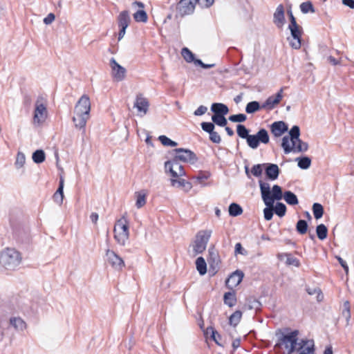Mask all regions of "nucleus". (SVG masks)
<instances>
[{
  "mask_svg": "<svg viewBox=\"0 0 354 354\" xmlns=\"http://www.w3.org/2000/svg\"><path fill=\"white\" fill-rule=\"evenodd\" d=\"M90 99L87 95H83L76 103L74 109L75 116L73 117L72 120L75 128L85 131V127L90 116Z\"/></svg>",
  "mask_w": 354,
  "mask_h": 354,
  "instance_id": "1",
  "label": "nucleus"
},
{
  "mask_svg": "<svg viewBox=\"0 0 354 354\" xmlns=\"http://www.w3.org/2000/svg\"><path fill=\"white\" fill-rule=\"evenodd\" d=\"M250 130L243 124L236 126L237 135L242 139H245L248 145L251 149H257L260 143L268 144L270 141L268 133L265 129H260L254 135L249 134Z\"/></svg>",
  "mask_w": 354,
  "mask_h": 354,
  "instance_id": "2",
  "label": "nucleus"
},
{
  "mask_svg": "<svg viewBox=\"0 0 354 354\" xmlns=\"http://www.w3.org/2000/svg\"><path fill=\"white\" fill-rule=\"evenodd\" d=\"M262 200L268 207H273L275 201H279L283 198L281 187L278 185H274L270 190V185L261 180H259Z\"/></svg>",
  "mask_w": 354,
  "mask_h": 354,
  "instance_id": "3",
  "label": "nucleus"
},
{
  "mask_svg": "<svg viewBox=\"0 0 354 354\" xmlns=\"http://www.w3.org/2000/svg\"><path fill=\"white\" fill-rule=\"evenodd\" d=\"M21 255L15 248H7L0 253V269L15 270L21 262Z\"/></svg>",
  "mask_w": 354,
  "mask_h": 354,
  "instance_id": "4",
  "label": "nucleus"
},
{
  "mask_svg": "<svg viewBox=\"0 0 354 354\" xmlns=\"http://www.w3.org/2000/svg\"><path fill=\"white\" fill-rule=\"evenodd\" d=\"M113 232L116 242L120 245H124L129 238V221L125 216L117 221Z\"/></svg>",
  "mask_w": 354,
  "mask_h": 354,
  "instance_id": "5",
  "label": "nucleus"
},
{
  "mask_svg": "<svg viewBox=\"0 0 354 354\" xmlns=\"http://www.w3.org/2000/svg\"><path fill=\"white\" fill-rule=\"evenodd\" d=\"M12 234L16 241L21 244H28L31 240L30 227L24 223L11 222Z\"/></svg>",
  "mask_w": 354,
  "mask_h": 354,
  "instance_id": "6",
  "label": "nucleus"
},
{
  "mask_svg": "<svg viewBox=\"0 0 354 354\" xmlns=\"http://www.w3.org/2000/svg\"><path fill=\"white\" fill-rule=\"evenodd\" d=\"M299 330H294L289 333L282 334L279 338L278 342L275 344L274 347H281L284 346L287 350L288 354H292L295 350L297 345Z\"/></svg>",
  "mask_w": 354,
  "mask_h": 354,
  "instance_id": "7",
  "label": "nucleus"
},
{
  "mask_svg": "<svg viewBox=\"0 0 354 354\" xmlns=\"http://www.w3.org/2000/svg\"><path fill=\"white\" fill-rule=\"evenodd\" d=\"M175 160L185 163L195 164L198 161L196 153L188 149L176 148L173 150Z\"/></svg>",
  "mask_w": 354,
  "mask_h": 354,
  "instance_id": "8",
  "label": "nucleus"
},
{
  "mask_svg": "<svg viewBox=\"0 0 354 354\" xmlns=\"http://www.w3.org/2000/svg\"><path fill=\"white\" fill-rule=\"evenodd\" d=\"M196 0H180L176 6V14L175 17H183L194 13Z\"/></svg>",
  "mask_w": 354,
  "mask_h": 354,
  "instance_id": "9",
  "label": "nucleus"
},
{
  "mask_svg": "<svg viewBox=\"0 0 354 354\" xmlns=\"http://www.w3.org/2000/svg\"><path fill=\"white\" fill-rule=\"evenodd\" d=\"M165 172L169 173L174 178L186 175L183 166L179 163L178 160H175L174 157L171 160L165 162Z\"/></svg>",
  "mask_w": 354,
  "mask_h": 354,
  "instance_id": "10",
  "label": "nucleus"
},
{
  "mask_svg": "<svg viewBox=\"0 0 354 354\" xmlns=\"http://www.w3.org/2000/svg\"><path fill=\"white\" fill-rule=\"evenodd\" d=\"M288 29L290 30L291 35V38H288L290 46L294 49H299L301 46L303 28L297 24L293 26H288Z\"/></svg>",
  "mask_w": 354,
  "mask_h": 354,
  "instance_id": "11",
  "label": "nucleus"
},
{
  "mask_svg": "<svg viewBox=\"0 0 354 354\" xmlns=\"http://www.w3.org/2000/svg\"><path fill=\"white\" fill-rule=\"evenodd\" d=\"M208 252V262L209 265V272L212 275H214L219 270V265L221 263L220 257L214 247L209 248Z\"/></svg>",
  "mask_w": 354,
  "mask_h": 354,
  "instance_id": "12",
  "label": "nucleus"
},
{
  "mask_svg": "<svg viewBox=\"0 0 354 354\" xmlns=\"http://www.w3.org/2000/svg\"><path fill=\"white\" fill-rule=\"evenodd\" d=\"M106 256L108 263L114 270L121 271L124 268L125 264L124 260L114 251L108 249L106 251Z\"/></svg>",
  "mask_w": 354,
  "mask_h": 354,
  "instance_id": "13",
  "label": "nucleus"
},
{
  "mask_svg": "<svg viewBox=\"0 0 354 354\" xmlns=\"http://www.w3.org/2000/svg\"><path fill=\"white\" fill-rule=\"evenodd\" d=\"M209 237L210 234L207 232H199L197 234L194 245V251L196 254H201L206 249Z\"/></svg>",
  "mask_w": 354,
  "mask_h": 354,
  "instance_id": "14",
  "label": "nucleus"
},
{
  "mask_svg": "<svg viewBox=\"0 0 354 354\" xmlns=\"http://www.w3.org/2000/svg\"><path fill=\"white\" fill-rule=\"evenodd\" d=\"M17 312L13 305L10 304H3L0 305V342L4 337V331L1 326V322L8 316L15 314Z\"/></svg>",
  "mask_w": 354,
  "mask_h": 354,
  "instance_id": "15",
  "label": "nucleus"
},
{
  "mask_svg": "<svg viewBox=\"0 0 354 354\" xmlns=\"http://www.w3.org/2000/svg\"><path fill=\"white\" fill-rule=\"evenodd\" d=\"M110 66L112 70V76L116 81L120 82L125 78L127 73L125 68L120 65L113 57L110 59Z\"/></svg>",
  "mask_w": 354,
  "mask_h": 354,
  "instance_id": "16",
  "label": "nucleus"
},
{
  "mask_svg": "<svg viewBox=\"0 0 354 354\" xmlns=\"http://www.w3.org/2000/svg\"><path fill=\"white\" fill-rule=\"evenodd\" d=\"M47 117V109L44 104L40 103L38 99L35 103V109L34 112V122L40 124L45 121Z\"/></svg>",
  "mask_w": 354,
  "mask_h": 354,
  "instance_id": "17",
  "label": "nucleus"
},
{
  "mask_svg": "<svg viewBox=\"0 0 354 354\" xmlns=\"http://www.w3.org/2000/svg\"><path fill=\"white\" fill-rule=\"evenodd\" d=\"M283 87L281 88L280 90L276 93V95L268 97L266 100L261 104L262 109H267L268 111L272 110L276 105H277L283 97Z\"/></svg>",
  "mask_w": 354,
  "mask_h": 354,
  "instance_id": "18",
  "label": "nucleus"
},
{
  "mask_svg": "<svg viewBox=\"0 0 354 354\" xmlns=\"http://www.w3.org/2000/svg\"><path fill=\"white\" fill-rule=\"evenodd\" d=\"M273 24L281 29L286 24L285 8L283 4H279L273 14Z\"/></svg>",
  "mask_w": 354,
  "mask_h": 354,
  "instance_id": "19",
  "label": "nucleus"
},
{
  "mask_svg": "<svg viewBox=\"0 0 354 354\" xmlns=\"http://www.w3.org/2000/svg\"><path fill=\"white\" fill-rule=\"evenodd\" d=\"M244 273L240 270L234 271L226 279L225 283L227 288L233 289L236 287L242 281Z\"/></svg>",
  "mask_w": 354,
  "mask_h": 354,
  "instance_id": "20",
  "label": "nucleus"
},
{
  "mask_svg": "<svg viewBox=\"0 0 354 354\" xmlns=\"http://www.w3.org/2000/svg\"><path fill=\"white\" fill-rule=\"evenodd\" d=\"M280 169L277 164L265 163V174L268 180L273 181L278 178Z\"/></svg>",
  "mask_w": 354,
  "mask_h": 354,
  "instance_id": "21",
  "label": "nucleus"
},
{
  "mask_svg": "<svg viewBox=\"0 0 354 354\" xmlns=\"http://www.w3.org/2000/svg\"><path fill=\"white\" fill-rule=\"evenodd\" d=\"M288 129L287 124L283 121L274 122L270 125L271 133L275 137H280Z\"/></svg>",
  "mask_w": 354,
  "mask_h": 354,
  "instance_id": "22",
  "label": "nucleus"
},
{
  "mask_svg": "<svg viewBox=\"0 0 354 354\" xmlns=\"http://www.w3.org/2000/svg\"><path fill=\"white\" fill-rule=\"evenodd\" d=\"M149 103L148 100L143 97L142 94L136 95V98L134 102V107L137 108L138 111L142 112L146 114L148 111Z\"/></svg>",
  "mask_w": 354,
  "mask_h": 354,
  "instance_id": "23",
  "label": "nucleus"
},
{
  "mask_svg": "<svg viewBox=\"0 0 354 354\" xmlns=\"http://www.w3.org/2000/svg\"><path fill=\"white\" fill-rule=\"evenodd\" d=\"M9 323L17 331H23L26 328V323L20 317H10Z\"/></svg>",
  "mask_w": 354,
  "mask_h": 354,
  "instance_id": "24",
  "label": "nucleus"
},
{
  "mask_svg": "<svg viewBox=\"0 0 354 354\" xmlns=\"http://www.w3.org/2000/svg\"><path fill=\"white\" fill-rule=\"evenodd\" d=\"M131 22V17L128 10L122 11L118 17L119 28H127Z\"/></svg>",
  "mask_w": 354,
  "mask_h": 354,
  "instance_id": "25",
  "label": "nucleus"
},
{
  "mask_svg": "<svg viewBox=\"0 0 354 354\" xmlns=\"http://www.w3.org/2000/svg\"><path fill=\"white\" fill-rule=\"evenodd\" d=\"M211 111L214 113V115H227L229 113V109L227 105L223 103L215 102L211 106Z\"/></svg>",
  "mask_w": 354,
  "mask_h": 354,
  "instance_id": "26",
  "label": "nucleus"
},
{
  "mask_svg": "<svg viewBox=\"0 0 354 354\" xmlns=\"http://www.w3.org/2000/svg\"><path fill=\"white\" fill-rule=\"evenodd\" d=\"M171 184L174 187L177 185L178 187H182L183 189V190L186 192H188L192 188V185L190 182L187 181L185 179H181V178H180V179H176V178H171Z\"/></svg>",
  "mask_w": 354,
  "mask_h": 354,
  "instance_id": "27",
  "label": "nucleus"
},
{
  "mask_svg": "<svg viewBox=\"0 0 354 354\" xmlns=\"http://www.w3.org/2000/svg\"><path fill=\"white\" fill-rule=\"evenodd\" d=\"M283 199L290 205H296L299 203L297 196L291 191H285L283 192Z\"/></svg>",
  "mask_w": 354,
  "mask_h": 354,
  "instance_id": "28",
  "label": "nucleus"
},
{
  "mask_svg": "<svg viewBox=\"0 0 354 354\" xmlns=\"http://www.w3.org/2000/svg\"><path fill=\"white\" fill-rule=\"evenodd\" d=\"M289 137L290 138L291 143L293 146L297 144V140H299L300 136V129L297 125H294L288 132Z\"/></svg>",
  "mask_w": 354,
  "mask_h": 354,
  "instance_id": "29",
  "label": "nucleus"
},
{
  "mask_svg": "<svg viewBox=\"0 0 354 354\" xmlns=\"http://www.w3.org/2000/svg\"><path fill=\"white\" fill-rule=\"evenodd\" d=\"M136 206L137 208L140 209L142 207L146 204V196L147 194L145 190H141L136 192Z\"/></svg>",
  "mask_w": 354,
  "mask_h": 354,
  "instance_id": "30",
  "label": "nucleus"
},
{
  "mask_svg": "<svg viewBox=\"0 0 354 354\" xmlns=\"http://www.w3.org/2000/svg\"><path fill=\"white\" fill-rule=\"evenodd\" d=\"M342 315L346 319V326H348L350 324V320L351 317V305L348 301H346L344 302L343 310L342 311Z\"/></svg>",
  "mask_w": 354,
  "mask_h": 354,
  "instance_id": "31",
  "label": "nucleus"
},
{
  "mask_svg": "<svg viewBox=\"0 0 354 354\" xmlns=\"http://www.w3.org/2000/svg\"><path fill=\"white\" fill-rule=\"evenodd\" d=\"M196 266L198 273L201 275H204L207 272V263L205 259L199 257L196 260Z\"/></svg>",
  "mask_w": 354,
  "mask_h": 354,
  "instance_id": "32",
  "label": "nucleus"
},
{
  "mask_svg": "<svg viewBox=\"0 0 354 354\" xmlns=\"http://www.w3.org/2000/svg\"><path fill=\"white\" fill-rule=\"evenodd\" d=\"M229 215L233 217L238 216L243 213V209L240 205L232 203L228 207Z\"/></svg>",
  "mask_w": 354,
  "mask_h": 354,
  "instance_id": "33",
  "label": "nucleus"
},
{
  "mask_svg": "<svg viewBox=\"0 0 354 354\" xmlns=\"http://www.w3.org/2000/svg\"><path fill=\"white\" fill-rule=\"evenodd\" d=\"M224 304L229 307H232L236 304V297L234 292H227L224 294Z\"/></svg>",
  "mask_w": 354,
  "mask_h": 354,
  "instance_id": "34",
  "label": "nucleus"
},
{
  "mask_svg": "<svg viewBox=\"0 0 354 354\" xmlns=\"http://www.w3.org/2000/svg\"><path fill=\"white\" fill-rule=\"evenodd\" d=\"M262 109L261 105L257 101H252L247 104L245 112L248 114H252Z\"/></svg>",
  "mask_w": 354,
  "mask_h": 354,
  "instance_id": "35",
  "label": "nucleus"
},
{
  "mask_svg": "<svg viewBox=\"0 0 354 354\" xmlns=\"http://www.w3.org/2000/svg\"><path fill=\"white\" fill-rule=\"evenodd\" d=\"M296 161H297L298 167L301 169H307L311 165V159L308 156L297 158Z\"/></svg>",
  "mask_w": 354,
  "mask_h": 354,
  "instance_id": "36",
  "label": "nucleus"
},
{
  "mask_svg": "<svg viewBox=\"0 0 354 354\" xmlns=\"http://www.w3.org/2000/svg\"><path fill=\"white\" fill-rule=\"evenodd\" d=\"M290 138L288 136H285L282 138L281 147L283 149L284 153L288 154L292 151L295 146L290 144Z\"/></svg>",
  "mask_w": 354,
  "mask_h": 354,
  "instance_id": "37",
  "label": "nucleus"
},
{
  "mask_svg": "<svg viewBox=\"0 0 354 354\" xmlns=\"http://www.w3.org/2000/svg\"><path fill=\"white\" fill-rule=\"evenodd\" d=\"M242 317V312L241 310H236L229 317V324L231 326H236L241 321Z\"/></svg>",
  "mask_w": 354,
  "mask_h": 354,
  "instance_id": "38",
  "label": "nucleus"
},
{
  "mask_svg": "<svg viewBox=\"0 0 354 354\" xmlns=\"http://www.w3.org/2000/svg\"><path fill=\"white\" fill-rule=\"evenodd\" d=\"M207 332L211 333V339L221 347H224V345L220 342L221 339V335L212 326L207 328Z\"/></svg>",
  "mask_w": 354,
  "mask_h": 354,
  "instance_id": "39",
  "label": "nucleus"
},
{
  "mask_svg": "<svg viewBox=\"0 0 354 354\" xmlns=\"http://www.w3.org/2000/svg\"><path fill=\"white\" fill-rule=\"evenodd\" d=\"M316 234L320 240H324L328 235V229L324 224H319L316 227Z\"/></svg>",
  "mask_w": 354,
  "mask_h": 354,
  "instance_id": "40",
  "label": "nucleus"
},
{
  "mask_svg": "<svg viewBox=\"0 0 354 354\" xmlns=\"http://www.w3.org/2000/svg\"><path fill=\"white\" fill-rule=\"evenodd\" d=\"M32 160L37 164L42 163L46 158V155L42 149H37L32 153Z\"/></svg>",
  "mask_w": 354,
  "mask_h": 354,
  "instance_id": "41",
  "label": "nucleus"
},
{
  "mask_svg": "<svg viewBox=\"0 0 354 354\" xmlns=\"http://www.w3.org/2000/svg\"><path fill=\"white\" fill-rule=\"evenodd\" d=\"M308 224L306 221L299 219L296 224V231L299 234H304L307 232Z\"/></svg>",
  "mask_w": 354,
  "mask_h": 354,
  "instance_id": "42",
  "label": "nucleus"
},
{
  "mask_svg": "<svg viewBox=\"0 0 354 354\" xmlns=\"http://www.w3.org/2000/svg\"><path fill=\"white\" fill-rule=\"evenodd\" d=\"M225 115H213L212 116V121L214 122V124H216L219 127H225L227 124V120L225 117Z\"/></svg>",
  "mask_w": 354,
  "mask_h": 354,
  "instance_id": "43",
  "label": "nucleus"
},
{
  "mask_svg": "<svg viewBox=\"0 0 354 354\" xmlns=\"http://www.w3.org/2000/svg\"><path fill=\"white\" fill-rule=\"evenodd\" d=\"M313 212L316 219L321 218L324 212L323 206L320 203H315L313 205Z\"/></svg>",
  "mask_w": 354,
  "mask_h": 354,
  "instance_id": "44",
  "label": "nucleus"
},
{
  "mask_svg": "<svg viewBox=\"0 0 354 354\" xmlns=\"http://www.w3.org/2000/svg\"><path fill=\"white\" fill-rule=\"evenodd\" d=\"M263 169H265V163L257 164L253 165V167L251 169L250 173L254 176L260 178L262 176Z\"/></svg>",
  "mask_w": 354,
  "mask_h": 354,
  "instance_id": "45",
  "label": "nucleus"
},
{
  "mask_svg": "<svg viewBox=\"0 0 354 354\" xmlns=\"http://www.w3.org/2000/svg\"><path fill=\"white\" fill-rule=\"evenodd\" d=\"M300 9L302 13L306 14L308 12L314 13L315 12V8L310 1H305L301 3Z\"/></svg>",
  "mask_w": 354,
  "mask_h": 354,
  "instance_id": "46",
  "label": "nucleus"
},
{
  "mask_svg": "<svg viewBox=\"0 0 354 354\" xmlns=\"http://www.w3.org/2000/svg\"><path fill=\"white\" fill-rule=\"evenodd\" d=\"M133 18L137 22H147V14L144 10H139L133 14Z\"/></svg>",
  "mask_w": 354,
  "mask_h": 354,
  "instance_id": "47",
  "label": "nucleus"
},
{
  "mask_svg": "<svg viewBox=\"0 0 354 354\" xmlns=\"http://www.w3.org/2000/svg\"><path fill=\"white\" fill-rule=\"evenodd\" d=\"M286 206L281 202L276 203L274 212L279 217H283L286 213Z\"/></svg>",
  "mask_w": 354,
  "mask_h": 354,
  "instance_id": "48",
  "label": "nucleus"
},
{
  "mask_svg": "<svg viewBox=\"0 0 354 354\" xmlns=\"http://www.w3.org/2000/svg\"><path fill=\"white\" fill-rule=\"evenodd\" d=\"M181 54L187 62L191 63L194 60V54L186 47L182 49Z\"/></svg>",
  "mask_w": 354,
  "mask_h": 354,
  "instance_id": "49",
  "label": "nucleus"
},
{
  "mask_svg": "<svg viewBox=\"0 0 354 354\" xmlns=\"http://www.w3.org/2000/svg\"><path fill=\"white\" fill-rule=\"evenodd\" d=\"M297 145H295L293 149L294 152H304L306 151L308 149V144L307 142H303L300 138L299 140H297Z\"/></svg>",
  "mask_w": 354,
  "mask_h": 354,
  "instance_id": "50",
  "label": "nucleus"
},
{
  "mask_svg": "<svg viewBox=\"0 0 354 354\" xmlns=\"http://www.w3.org/2000/svg\"><path fill=\"white\" fill-rule=\"evenodd\" d=\"M158 140L161 142V144L164 146L167 147H176L178 145V143L170 138H169L167 136L162 135L158 137Z\"/></svg>",
  "mask_w": 354,
  "mask_h": 354,
  "instance_id": "51",
  "label": "nucleus"
},
{
  "mask_svg": "<svg viewBox=\"0 0 354 354\" xmlns=\"http://www.w3.org/2000/svg\"><path fill=\"white\" fill-rule=\"evenodd\" d=\"M284 255L286 257V264L288 266H294L297 268L300 266V262L299 260L292 256L291 254L286 253Z\"/></svg>",
  "mask_w": 354,
  "mask_h": 354,
  "instance_id": "52",
  "label": "nucleus"
},
{
  "mask_svg": "<svg viewBox=\"0 0 354 354\" xmlns=\"http://www.w3.org/2000/svg\"><path fill=\"white\" fill-rule=\"evenodd\" d=\"M26 161L25 155L22 152H18L17 154L16 161H15V167L18 169L21 168Z\"/></svg>",
  "mask_w": 354,
  "mask_h": 354,
  "instance_id": "53",
  "label": "nucleus"
},
{
  "mask_svg": "<svg viewBox=\"0 0 354 354\" xmlns=\"http://www.w3.org/2000/svg\"><path fill=\"white\" fill-rule=\"evenodd\" d=\"M246 119L247 116L243 113L232 115L229 117V120L232 122H243Z\"/></svg>",
  "mask_w": 354,
  "mask_h": 354,
  "instance_id": "54",
  "label": "nucleus"
},
{
  "mask_svg": "<svg viewBox=\"0 0 354 354\" xmlns=\"http://www.w3.org/2000/svg\"><path fill=\"white\" fill-rule=\"evenodd\" d=\"M201 126L202 129L205 132L208 133H210L211 132L214 131V128H215V124H214L213 122H203L201 124Z\"/></svg>",
  "mask_w": 354,
  "mask_h": 354,
  "instance_id": "55",
  "label": "nucleus"
},
{
  "mask_svg": "<svg viewBox=\"0 0 354 354\" xmlns=\"http://www.w3.org/2000/svg\"><path fill=\"white\" fill-rule=\"evenodd\" d=\"M298 354H315V344L314 342H310V344L305 347L303 350H299Z\"/></svg>",
  "mask_w": 354,
  "mask_h": 354,
  "instance_id": "56",
  "label": "nucleus"
},
{
  "mask_svg": "<svg viewBox=\"0 0 354 354\" xmlns=\"http://www.w3.org/2000/svg\"><path fill=\"white\" fill-rule=\"evenodd\" d=\"M234 254L235 255H237V254H242V255H247L248 254V252L246 250H245L243 247H242V245L241 243H236L235 245V248H234Z\"/></svg>",
  "mask_w": 354,
  "mask_h": 354,
  "instance_id": "57",
  "label": "nucleus"
},
{
  "mask_svg": "<svg viewBox=\"0 0 354 354\" xmlns=\"http://www.w3.org/2000/svg\"><path fill=\"white\" fill-rule=\"evenodd\" d=\"M210 174L209 172H201L196 177H194V178H196L199 183H202L205 180H207Z\"/></svg>",
  "mask_w": 354,
  "mask_h": 354,
  "instance_id": "58",
  "label": "nucleus"
},
{
  "mask_svg": "<svg viewBox=\"0 0 354 354\" xmlns=\"http://www.w3.org/2000/svg\"><path fill=\"white\" fill-rule=\"evenodd\" d=\"M209 140L213 143L218 144V143L221 142V136H219V134L217 132L213 131L212 132L209 133Z\"/></svg>",
  "mask_w": 354,
  "mask_h": 354,
  "instance_id": "59",
  "label": "nucleus"
},
{
  "mask_svg": "<svg viewBox=\"0 0 354 354\" xmlns=\"http://www.w3.org/2000/svg\"><path fill=\"white\" fill-rule=\"evenodd\" d=\"M274 210L266 206L263 209L264 218L266 221H270L273 217Z\"/></svg>",
  "mask_w": 354,
  "mask_h": 354,
  "instance_id": "60",
  "label": "nucleus"
},
{
  "mask_svg": "<svg viewBox=\"0 0 354 354\" xmlns=\"http://www.w3.org/2000/svg\"><path fill=\"white\" fill-rule=\"evenodd\" d=\"M64 178L63 176H60L59 181V186L55 192L59 195H62V196H64Z\"/></svg>",
  "mask_w": 354,
  "mask_h": 354,
  "instance_id": "61",
  "label": "nucleus"
},
{
  "mask_svg": "<svg viewBox=\"0 0 354 354\" xmlns=\"http://www.w3.org/2000/svg\"><path fill=\"white\" fill-rule=\"evenodd\" d=\"M214 0H196V3L203 8H209L214 3Z\"/></svg>",
  "mask_w": 354,
  "mask_h": 354,
  "instance_id": "62",
  "label": "nucleus"
},
{
  "mask_svg": "<svg viewBox=\"0 0 354 354\" xmlns=\"http://www.w3.org/2000/svg\"><path fill=\"white\" fill-rule=\"evenodd\" d=\"M287 14H288L289 19H290V24L288 26H293L294 25H297V23L296 21V18L294 17L291 8L287 10Z\"/></svg>",
  "mask_w": 354,
  "mask_h": 354,
  "instance_id": "63",
  "label": "nucleus"
},
{
  "mask_svg": "<svg viewBox=\"0 0 354 354\" xmlns=\"http://www.w3.org/2000/svg\"><path fill=\"white\" fill-rule=\"evenodd\" d=\"M207 111V108L205 106L201 105L198 107V109L194 111V114L196 116H199L205 114Z\"/></svg>",
  "mask_w": 354,
  "mask_h": 354,
  "instance_id": "64",
  "label": "nucleus"
}]
</instances>
